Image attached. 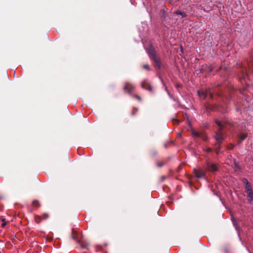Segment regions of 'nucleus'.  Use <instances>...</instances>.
Listing matches in <instances>:
<instances>
[{"label": "nucleus", "instance_id": "obj_1", "mask_svg": "<svg viewBox=\"0 0 253 253\" xmlns=\"http://www.w3.org/2000/svg\"><path fill=\"white\" fill-rule=\"evenodd\" d=\"M147 52L150 59L154 62L156 69L160 70L162 66V63L160 58L157 55L155 48L152 45H150Z\"/></svg>", "mask_w": 253, "mask_h": 253}, {"label": "nucleus", "instance_id": "obj_2", "mask_svg": "<svg viewBox=\"0 0 253 253\" xmlns=\"http://www.w3.org/2000/svg\"><path fill=\"white\" fill-rule=\"evenodd\" d=\"M198 93L199 96L200 97H202L203 99H205L208 95L210 96L211 98H213V93L218 97H221L222 96V93L221 92L217 91L215 89H214L213 92L210 90H199L198 91Z\"/></svg>", "mask_w": 253, "mask_h": 253}, {"label": "nucleus", "instance_id": "obj_3", "mask_svg": "<svg viewBox=\"0 0 253 253\" xmlns=\"http://www.w3.org/2000/svg\"><path fill=\"white\" fill-rule=\"evenodd\" d=\"M219 169L217 164L207 161L206 163V171L214 173Z\"/></svg>", "mask_w": 253, "mask_h": 253}, {"label": "nucleus", "instance_id": "obj_4", "mask_svg": "<svg viewBox=\"0 0 253 253\" xmlns=\"http://www.w3.org/2000/svg\"><path fill=\"white\" fill-rule=\"evenodd\" d=\"M213 137L216 140V142L219 143H222V141L225 139L224 133L219 132H215V134Z\"/></svg>", "mask_w": 253, "mask_h": 253}, {"label": "nucleus", "instance_id": "obj_5", "mask_svg": "<svg viewBox=\"0 0 253 253\" xmlns=\"http://www.w3.org/2000/svg\"><path fill=\"white\" fill-rule=\"evenodd\" d=\"M141 87L143 89L148 90L151 92L153 91L152 87L150 83L147 80H144L141 83Z\"/></svg>", "mask_w": 253, "mask_h": 253}, {"label": "nucleus", "instance_id": "obj_6", "mask_svg": "<svg viewBox=\"0 0 253 253\" xmlns=\"http://www.w3.org/2000/svg\"><path fill=\"white\" fill-rule=\"evenodd\" d=\"M206 170H204L202 169H194V173L195 175L197 178H202L204 177L206 174Z\"/></svg>", "mask_w": 253, "mask_h": 253}, {"label": "nucleus", "instance_id": "obj_7", "mask_svg": "<svg viewBox=\"0 0 253 253\" xmlns=\"http://www.w3.org/2000/svg\"><path fill=\"white\" fill-rule=\"evenodd\" d=\"M134 88L135 86L133 84L129 83H125V85L123 87L124 90L125 91L127 92L128 93H130L132 92L134 89Z\"/></svg>", "mask_w": 253, "mask_h": 253}, {"label": "nucleus", "instance_id": "obj_8", "mask_svg": "<svg viewBox=\"0 0 253 253\" xmlns=\"http://www.w3.org/2000/svg\"><path fill=\"white\" fill-rule=\"evenodd\" d=\"M247 193V200L250 204H253V190L246 192Z\"/></svg>", "mask_w": 253, "mask_h": 253}, {"label": "nucleus", "instance_id": "obj_9", "mask_svg": "<svg viewBox=\"0 0 253 253\" xmlns=\"http://www.w3.org/2000/svg\"><path fill=\"white\" fill-rule=\"evenodd\" d=\"M243 182H244V183L245 184L246 192L248 191V190H252V188L250 183H249V182L248 181V180L246 178H244L243 179Z\"/></svg>", "mask_w": 253, "mask_h": 253}, {"label": "nucleus", "instance_id": "obj_10", "mask_svg": "<svg viewBox=\"0 0 253 253\" xmlns=\"http://www.w3.org/2000/svg\"><path fill=\"white\" fill-rule=\"evenodd\" d=\"M222 143H219L216 142L215 144V146L216 147V153L217 154H218L219 150L221 148V144Z\"/></svg>", "mask_w": 253, "mask_h": 253}, {"label": "nucleus", "instance_id": "obj_11", "mask_svg": "<svg viewBox=\"0 0 253 253\" xmlns=\"http://www.w3.org/2000/svg\"><path fill=\"white\" fill-rule=\"evenodd\" d=\"M248 136V134L247 133H245L243 132L241 133L239 135V138L241 140L243 141Z\"/></svg>", "mask_w": 253, "mask_h": 253}, {"label": "nucleus", "instance_id": "obj_12", "mask_svg": "<svg viewBox=\"0 0 253 253\" xmlns=\"http://www.w3.org/2000/svg\"><path fill=\"white\" fill-rule=\"evenodd\" d=\"M175 14L176 15H180L182 18H185L187 16V14L184 12H182L179 10H177L175 12Z\"/></svg>", "mask_w": 253, "mask_h": 253}, {"label": "nucleus", "instance_id": "obj_13", "mask_svg": "<svg viewBox=\"0 0 253 253\" xmlns=\"http://www.w3.org/2000/svg\"><path fill=\"white\" fill-rule=\"evenodd\" d=\"M42 218V216L40 215H36L35 216V220L37 223L39 224L41 222Z\"/></svg>", "mask_w": 253, "mask_h": 253}, {"label": "nucleus", "instance_id": "obj_14", "mask_svg": "<svg viewBox=\"0 0 253 253\" xmlns=\"http://www.w3.org/2000/svg\"><path fill=\"white\" fill-rule=\"evenodd\" d=\"M192 135L194 137H200L201 136V133L195 131L194 130H192Z\"/></svg>", "mask_w": 253, "mask_h": 253}, {"label": "nucleus", "instance_id": "obj_15", "mask_svg": "<svg viewBox=\"0 0 253 253\" xmlns=\"http://www.w3.org/2000/svg\"><path fill=\"white\" fill-rule=\"evenodd\" d=\"M221 251L223 253H230L229 249L227 246H224L222 248Z\"/></svg>", "mask_w": 253, "mask_h": 253}, {"label": "nucleus", "instance_id": "obj_16", "mask_svg": "<svg viewBox=\"0 0 253 253\" xmlns=\"http://www.w3.org/2000/svg\"><path fill=\"white\" fill-rule=\"evenodd\" d=\"M33 205L37 208H39L41 206V204H40L39 202L36 200L33 201Z\"/></svg>", "mask_w": 253, "mask_h": 253}, {"label": "nucleus", "instance_id": "obj_17", "mask_svg": "<svg viewBox=\"0 0 253 253\" xmlns=\"http://www.w3.org/2000/svg\"><path fill=\"white\" fill-rule=\"evenodd\" d=\"M219 128L218 129V130L216 131V132H220V133H223V130H224V129L225 128V126H224L223 125L220 126H218Z\"/></svg>", "mask_w": 253, "mask_h": 253}, {"label": "nucleus", "instance_id": "obj_18", "mask_svg": "<svg viewBox=\"0 0 253 253\" xmlns=\"http://www.w3.org/2000/svg\"><path fill=\"white\" fill-rule=\"evenodd\" d=\"M150 153L151 156H153L156 155L158 154V152L157 150L153 149L150 151Z\"/></svg>", "mask_w": 253, "mask_h": 253}, {"label": "nucleus", "instance_id": "obj_19", "mask_svg": "<svg viewBox=\"0 0 253 253\" xmlns=\"http://www.w3.org/2000/svg\"><path fill=\"white\" fill-rule=\"evenodd\" d=\"M41 216H42V219L45 220L49 217V215H48V214H47L46 213H44Z\"/></svg>", "mask_w": 253, "mask_h": 253}, {"label": "nucleus", "instance_id": "obj_20", "mask_svg": "<svg viewBox=\"0 0 253 253\" xmlns=\"http://www.w3.org/2000/svg\"><path fill=\"white\" fill-rule=\"evenodd\" d=\"M214 122L216 123V124L218 126H220L222 125V122H220V121L218 120L217 119H215Z\"/></svg>", "mask_w": 253, "mask_h": 253}, {"label": "nucleus", "instance_id": "obj_21", "mask_svg": "<svg viewBox=\"0 0 253 253\" xmlns=\"http://www.w3.org/2000/svg\"><path fill=\"white\" fill-rule=\"evenodd\" d=\"M72 238L73 239L78 241V242L79 241L78 240V238L76 234H74V232L73 231L72 235Z\"/></svg>", "mask_w": 253, "mask_h": 253}, {"label": "nucleus", "instance_id": "obj_22", "mask_svg": "<svg viewBox=\"0 0 253 253\" xmlns=\"http://www.w3.org/2000/svg\"><path fill=\"white\" fill-rule=\"evenodd\" d=\"M222 124L224 125V126L225 127L227 125H231V126L232 125V124L231 123H230L229 122L227 121H223Z\"/></svg>", "mask_w": 253, "mask_h": 253}, {"label": "nucleus", "instance_id": "obj_23", "mask_svg": "<svg viewBox=\"0 0 253 253\" xmlns=\"http://www.w3.org/2000/svg\"><path fill=\"white\" fill-rule=\"evenodd\" d=\"M80 245H81V247L84 249L86 248L87 247V246H88V245L87 244L83 243H81Z\"/></svg>", "mask_w": 253, "mask_h": 253}, {"label": "nucleus", "instance_id": "obj_24", "mask_svg": "<svg viewBox=\"0 0 253 253\" xmlns=\"http://www.w3.org/2000/svg\"><path fill=\"white\" fill-rule=\"evenodd\" d=\"M132 96L133 97L138 99L139 101H141V98L140 96H139L138 95H132Z\"/></svg>", "mask_w": 253, "mask_h": 253}, {"label": "nucleus", "instance_id": "obj_25", "mask_svg": "<svg viewBox=\"0 0 253 253\" xmlns=\"http://www.w3.org/2000/svg\"><path fill=\"white\" fill-rule=\"evenodd\" d=\"M235 145L230 143L228 145L227 148L229 149L232 150L234 148Z\"/></svg>", "mask_w": 253, "mask_h": 253}, {"label": "nucleus", "instance_id": "obj_26", "mask_svg": "<svg viewBox=\"0 0 253 253\" xmlns=\"http://www.w3.org/2000/svg\"><path fill=\"white\" fill-rule=\"evenodd\" d=\"M172 143H173V141H170L169 143H165V144H164V147H165L166 148H168V146H169V144H172Z\"/></svg>", "mask_w": 253, "mask_h": 253}, {"label": "nucleus", "instance_id": "obj_27", "mask_svg": "<svg viewBox=\"0 0 253 253\" xmlns=\"http://www.w3.org/2000/svg\"><path fill=\"white\" fill-rule=\"evenodd\" d=\"M137 108H133V110L132 111V113H131V115L132 116H134L136 112L137 111Z\"/></svg>", "mask_w": 253, "mask_h": 253}, {"label": "nucleus", "instance_id": "obj_28", "mask_svg": "<svg viewBox=\"0 0 253 253\" xmlns=\"http://www.w3.org/2000/svg\"><path fill=\"white\" fill-rule=\"evenodd\" d=\"M200 137H201L204 141H206L207 139V137L202 134L201 136Z\"/></svg>", "mask_w": 253, "mask_h": 253}, {"label": "nucleus", "instance_id": "obj_29", "mask_svg": "<svg viewBox=\"0 0 253 253\" xmlns=\"http://www.w3.org/2000/svg\"><path fill=\"white\" fill-rule=\"evenodd\" d=\"M143 68L145 69L149 70V66L148 64H145L143 66Z\"/></svg>", "mask_w": 253, "mask_h": 253}, {"label": "nucleus", "instance_id": "obj_30", "mask_svg": "<svg viewBox=\"0 0 253 253\" xmlns=\"http://www.w3.org/2000/svg\"><path fill=\"white\" fill-rule=\"evenodd\" d=\"M210 109L212 110V111H216L217 110H218L217 109H216V107L215 106H211V107H210Z\"/></svg>", "mask_w": 253, "mask_h": 253}, {"label": "nucleus", "instance_id": "obj_31", "mask_svg": "<svg viewBox=\"0 0 253 253\" xmlns=\"http://www.w3.org/2000/svg\"><path fill=\"white\" fill-rule=\"evenodd\" d=\"M164 163H161V162H158V163H157V166H158V167H162L163 166H164Z\"/></svg>", "mask_w": 253, "mask_h": 253}, {"label": "nucleus", "instance_id": "obj_32", "mask_svg": "<svg viewBox=\"0 0 253 253\" xmlns=\"http://www.w3.org/2000/svg\"><path fill=\"white\" fill-rule=\"evenodd\" d=\"M205 151L208 152H211L212 151V149L211 148H207L206 149H205Z\"/></svg>", "mask_w": 253, "mask_h": 253}, {"label": "nucleus", "instance_id": "obj_33", "mask_svg": "<svg viewBox=\"0 0 253 253\" xmlns=\"http://www.w3.org/2000/svg\"><path fill=\"white\" fill-rule=\"evenodd\" d=\"M234 165L236 168L240 169L239 165L236 162L235 163Z\"/></svg>", "mask_w": 253, "mask_h": 253}, {"label": "nucleus", "instance_id": "obj_34", "mask_svg": "<svg viewBox=\"0 0 253 253\" xmlns=\"http://www.w3.org/2000/svg\"><path fill=\"white\" fill-rule=\"evenodd\" d=\"M6 224V222H2L1 224V227L3 228L5 226Z\"/></svg>", "mask_w": 253, "mask_h": 253}, {"label": "nucleus", "instance_id": "obj_35", "mask_svg": "<svg viewBox=\"0 0 253 253\" xmlns=\"http://www.w3.org/2000/svg\"><path fill=\"white\" fill-rule=\"evenodd\" d=\"M242 140H241V139L240 140H238V141H237V144H240V143H242Z\"/></svg>", "mask_w": 253, "mask_h": 253}, {"label": "nucleus", "instance_id": "obj_36", "mask_svg": "<svg viewBox=\"0 0 253 253\" xmlns=\"http://www.w3.org/2000/svg\"><path fill=\"white\" fill-rule=\"evenodd\" d=\"M2 222H6V221H5V218H2Z\"/></svg>", "mask_w": 253, "mask_h": 253}, {"label": "nucleus", "instance_id": "obj_37", "mask_svg": "<svg viewBox=\"0 0 253 253\" xmlns=\"http://www.w3.org/2000/svg\"><path fill=\"white\" fill-rule=\"evenodd\" d=\"M233 223L235 226H236V223L235 221H233Z\"/></svg>", "mask_w": 253, "mask_h": 253}, {"label": "nucleus", "instance_id": "obj_38", "mask_svg": "<svg viewBox=\"0 0 253 253\" xmlns=\"http://www.w3.org/2000/svg\"><path fill=\"white\" fill-rule=\"evenodd\" d=\"M162 178L163 179V180H164V179L165 178V176H163V177H162Z\"/></svg>", "mask_w": 253, "mask_h": 253}]
</instances>
